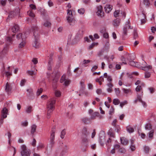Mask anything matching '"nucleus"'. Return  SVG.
Wrapping results in <instances>:
<instances>
[{"label":"nucleus","mask_w":156,"mask_h":156,"mask_svg":"<svg viewBox=\"0 0 156 156\" xmlns=\"http://www.w3.org/2000/svg\"><path fill=\"white\" fill-rule=\"evenodd\" d=\"M34 30V41L33 43V46L35 48H38L40 46L39 42V34L37 30V27H35L33 28Z\"/></svg>","instance_id":"f257e3e1"},{"label":"nucleus","mask_w":156,"mask_h":156,"mask_svg":"<svg viewBox=\"0 0 156 156\" xmlns=\"http://www.w3.org/2000/svg\"><path fill=\"white\" fill-rule=\"evenodd\" d=\"M142 89V88H135V90L137 94V98L134 101V102L136 103L137 101H139L145 107L147 106L146 104L141 99L143 96V90Z\"/></svg>","instance_id":"f03ea898"},{"label":"nucleus","mask_w":156,"mask_h":156,"mask_svg":"<svg viewBox=\"0 0 156 156\" xmlns=\"http://www.w3.org/2000/svg\"><path fill=\"white\" fill-rule=\"evenodd\" d=\"M56 132L55 128L53 127L52 128L50 133V135L49 138V145L51 147L54 146L55 144V135Z\"/></svg>","instance_id":"7ed1b4c3"},{"label":"nucleus","mask_w":156,"mask_h":156,"mask_svg":"<svg viewBox=\"0 0 156 156\" xmlns=\"http://www.w3.org/2000/svg\"><path fill=\"white\" fill-rule=\"evenodd\" d=\"M8 49V46L6 45L5 46L3 50L0 53V62L4 63L8 59V58L5 55Z\"/></svg>","instance_id":"20e7f679"},{"label":"nucleus","mask_w":156,"mask_h":156,"mask_svg":"<svg viewBox=\"0 0 156 156\" xmlns=\"http://www.w3.org/2000/svg\"><path fill=\"white\" fill-rule=\"evenodd\" d=\"M21 154L22 156H30V151L27 148L24 144L22 145L21 146Z\"/></svg>","instance_id":"39448f33"},{"label":"nucleus","mask_w":156,"mask_h":156,"mask_svg":"<svg viewBox=\"0 0 156 156\" xmlns=\"http://www.w3.org/2000/svg\"><path fill=\"white\" fill-rule=\"evenodd\" d=\"M83 31L84 30L82 28L79 30L74 38L73 40V44L77 43V42L82 38Z\"/></svg>","instance_id":"423d86ee"},{"label":"nucleus","mask_w":156,"mask_h":156,"mask_svg":"<svg viewBox=\"0 0 156 156\" xmlns=\"http://www.w3.org/2000/svg\"><path fill=\"white\" fill-rule=\"evenodd\" d=\"M56 100L54 98H51L47 103V110L49 111H53L55 109V103Z\"/></svg>","instance_id":"0eeeda50"},{"label":"nucleus","mask_w":156,"mask_h":156,"mask_svg":"<svg viewBox=\"0 0 156 156\" xmlns=\"http://www.w3.org/2000/svg\"><path fill=\"white\" fill-rule=\"evenodd\" d=\"M133 27L130 26L129 21L128 20L126 23L125 25L124 26L122 31L123 36H126L127 34L128 29H133Z\"/></svg>","instance_id":"6e6552de"},{"label":"nucleus","mask_w":156,"mask_h":156,"mask_svg":"<svg viewBox=\"0 0 156 156\" xmlns=\"http://www.w3.org/2000/svg\"><path fill=\"white\" fill-rule=\"evenodd\" d=\"M61 83H63V84L66 86H68L70 83V80L68 79H66V75H63L61 77L60 80Z\"/></svg>","instance_id":"1a4fd4ad"},{"label":"nucleus","mask_w":156,"mask_h":156,"mask_svg":"<svg viewBox=\"0 0 156 156\" xmlns=\"http://www.w3.org/2000/svg\"><path fill=\"white\" fill-rule=\"evenodd\" d=\"M20 12V9L18 8L15 10L11 12L9 14L8 17L10 18H12L15 16L18 15Z\"/></svg>","instance_id":"9d476101"},{"label":"nucleus","mask_w":156,"mask_h":156,"mask_svg":"<svg viewBox=\"0 0 156 156\" xmlns=\"http://www.w3.org/2000/svg\"><path fill=\"white\" fill-rule=\"evenodd\" d=\"M141 66L142 68V69L145 71H148L152 68L151 66H147V63L144 61H143Z\"/></svg>","instance_id":"9b49d317"},{"label":"nucleus","mask_w":156,"mask_h":156,"mask_svg":"<svg viewBox=\"0 0 156 156\" xmlns=\"http://www.w3.org/2000/svg\"><path fill=\"white\" fill-rule=\"evenodd\" d=\"M102 7L101 5L97 6V11L96 13L98 16L101 17L104 16V12L102 10Z\"/></svg>","instance_id":"f8f14e48"},{"label":"nucleus","mask_w":156,"mask_h":156,"mask_svg":"<svg viewBox=\"0 0 156 156\" xmlns=\"http://www.w3.org/2000/svg\"><path fill=\"white\" fill-rule=\"evenodd\" d=\"M27 37L25 34H24L23 35L21 33L18 34L16 35V38L18 40L22 41L23 40H26Z\"/></svg>","instance_id":"ddd939ff"},{"label":"nucleus","mask_w":156,"mask_h":156,"mask_svg":"<svg viewBox=\"0 0 156 156\" xmlns=\"http://www.w3.org/2000/svg\"><path fill=\"white\" fill-rule=\"evenodd\" d=\"M9 69L10 67H8V71H5V67L4 66H3L2 70V73L3 74H5L6 76H7L8 78H9V76H10L12 74L9 71Z\"/></svg>","instance_id":"4468645a"},{"label":"nucleus","mask_w":156,"mask_h":156,"mask_svg":"<svg viewBox=\"0 0 156 156\" xmlns=\"http://www.w3.org/2000/svg\"><path fill=\"white\" fill-rule=\"evenodd\" d=\"M154 133V130H152L148 133V138H147V141H151L153 139Z\"/></svg>","instance_id":"2eb2a0df"},{"label":"nucleus","mask_w":156,"mask_h":156,"mask_svg":"<svg viewBox=\"0 0 156 156\" xmlns=\"http://www.w3.org/2000/svg\"><path fill=\"white\" fill-rule=\"evenodd\" d=\"M53 75H55V76L53 80V86H55V83L57 82L58 80V79L60 76L59 73H57L56 74V72H53Z\"/></svg>","instance_id":"dca6fc26"},{"label":"nucleus","mask_w":156,"mask_h":156,"mask_svg":"<svg viewBox=\"0 0 156 156\" xmlns=\"http://www.w3.org/2000/svg\"><path fill=\"white\" fill-rule=\"evenodd\" d=\"M8 110L6 108H4L2 111L1 115V119L3 120V119L7 117Z\"/></svg>","instance_id":"f3484780"},{"label":"nucleus","mask_w":156,"mask_h":156,"mask_svg":"<svg viewBox=\"0 0 156 156\" xmlns=\"http://www.w3.org/2000/svg\"><path fill=\"white\" fill-rule=\"evenodd\" d=\"M53 62L52 58L50 57L49 58L48 65V70H51L52 69V67L53 66Z\"/></svg>","instance_id":"a211bd4d"},{"label":"nucleus","mask_w":156,"mask_h":156,"mask_svg":"<svg viewBox=\"0 0 156 156\" xmlns=\"http://www.w3.org/2000/svg\"><path fill=\"white\" fill-rule=\"evenodd\" d=\"M20 28L18 25L16 24H15L12 27L11 30L12 32L13 33H16L18 32Z\"/></svg>","instance_id":"6ab92c4d"},{"label":"nucleus","mask_w":156,"mask_h":156,"mask_svg":"<svg viewBox=\"0 0 156 156\" xmlns=\"http://www.w3.org/2000/svg\"><path fill=\"white\" fill-rule=\"evenodd\" d=\"M135 84L136 85H138L136 88H142V87H144V83L141 82L139 80H137L135 83Z\"/></svg>","instance_id":"aec40b11"},{"label":"nucleus","mask_w":156,"mask_h":156,"mask_svg":"<svg viewBox=\"0 0 156 156\" xmlns=\"http://www.w3.org/2000/svg\"><path fill=\"white\" fill-rule=\"evenodd\" d=\"M105 11L107 13H109L112 9V5H107L105 7Z\"/></svg>","instance_id":"412c9836"},{"label":"nucleus","mask_w":156,"mask_h":156,"mask_svg":"<svg viewBox=\"0 0 156 156\" xmlns=\"http://www.w3.org/2000/svg\"><path fill=\"white\" fill-rule=\"evenodd\" d=\"M120 141L121 144L124 145H126L128 143V140L124 137L120 138Z\"/></svg>","instance_id":"4be33fe9"},{"label":"nucleus","mask_w":156,"mask_h":156,"mask_svg":"<svg viewBox=\"0 0 156 156\" xmlns=\"http://www.w3.org/2000/svg\"><path fill=\"white\" fill-rule=\"evenodd\" d=\"M99 115V113L95 112L90 115L91 117L90 119L92 120L94 119H96V117L98 116Z\"/></svg>","instance_id":"5701e85b"},{"label":"nucleus","mask_w":156,"mask_h":156,"mask_svg":"<svg viewBox=\"0 0 156 156\" xmlns=\"http://www.w3.org/2000/svg\"><path fill=\"white\" fill-rule=\"evenodd\" d=\"M122 76H124L125 78L131 79L133 77L132 74L129 73H123L122 74Z\"/></svg>","instance_id":"b1692460"},{"label":"nucleus","mask_w":156,"mask_h":156,"mask_svg":"<svg viewBox=\"0 0 156 156\" xmlns=\"http://www.w3.org/2000/svg\"><path fill=\"white\" fill-rule=\"evenodd\" d=\"M66 20L69 23L72 22L74 20L73 15L67 16L66 17Z\"/></svg>","instance_id":"393cba45"},{"label":"nucleus","mask_w":156,"mask_h":156,"mask_svg":"<svg viewBox=\"0 0 156 156\" xmlns=\"http://www.w3.org/2000/svg\"><path fill=\"white\" fill-rule=\"evenodd\" d=\"M120 20L119 19L117 18L114 20L113 23V25L115 27H117L118 26L120 23Z\"/></svg>","instance_id":"a878e982"},{"label":"nucleus","mask_w":156,"mask_h":156,"mask_svg":"<svg viewBox=\"0 0 156 156\" xmlns=\"http://www.w3.org/2000/svg\"><path fill=\"white\" fill-rule=\"evenodd\" d=\"M145 129L147 130H151L152 128V125L150 123H147L145 126Z\"/></svg>","instance_id":"bb28decb"},{"label":"nucleus","mask_w":156,"mask_h":156,"mask_svg":"<svg viewBox=\"0 0 156 156\" xmlns=\"http://www.w3.org/2000/svg\"><path fill=\"white\" fill-rule=\"evenodd\" d=\"M37 71V69H34V70H30L28 71V73L30 75L33 76L35 75Z\"/></svg>","instance_id":"cd10ccee"},{"label":"nucleus","mask_w":156,"mask_h":156,"mask_svg":"<svg viewBox=\"0 0 156 156\" xmlns=\"http://www.w3.org/2000/svg\"><path fill=\"white\" fill-rule=\"evenodd\" d=\"M90 119L88 118H84L82 119V121L84 123L87 124L90 122Z\"/></svg>","instance_id":"c85d7f7f"},{"label":"nucleus","mask_w":156,"mask_h":156,"mask_svg":"<svg viewBox=\"0 0 156 156\" xmlns=\"http://www.w3.org/2000/svg\"><path fill=\"white\" fill-rule=\"evenodd\" d=\"M126 129L127 131L129 133H133L134 131V129L130 126H127Z\"/></svg>","instance_id":"c756f323"},{"label":"nucleus","mask_w":156,"mask_h":156,"mask_svg":"<svg viewBox=\"0 0 156 156\" xmlns=\"http://www.w3.org/2000/svg\"><path fill=\"white\" fill-rule=\"evenodd\" d=\"M108 135L110 136V137H114L115 134L113 132V129H110L108 133Z\"/></svg>","instance_id":"7c9ffc66"},{"label":"nucleus","mask_w":156,"mask_h":156,"mask_svg":"<svg viewBox=\"0 0 156 156\" xmlns=\"http://www.w3.org/2000/svg\"><path fill=\"white\" fill-rule=\"evenodd\" d=\"M120 102V100L118 98H115L113 100V103L115 105H118Z\"/></svg>","instance_id":"2f4dec72"},{"label":"nucleus","mask_w":156,"mask_h":156,"mask_svg":"<svg viewBox=\"0 0 156 156\" xmlns=\"http://www.w3.org/2000/svg\"><path fill=\"white\" fill-rule=\"evenodd\" d=\"M37 128V126L35 125H33L31 126V134H33L36 131Z\"/></svg>","instance_id":"473e14b6"},{"label":"nucleus","mask_w":156,"mask_h":156,"mask_svg":"<svg viewBox=\"0 0 156 156\" xmlns=\"http://www.w3.org/2000/svg\"><path fill=\"white\" fill-rule=\"evenodd\" d=\"M32 107L31 106H29L27 107L25 109L26 112L28 113H31L32 111Z\"/></svg>","instance_id":"72a5a7b5"},{"label":"nucleus","mask_w":156,"mask_h":156,"mask_svg":"<svg viewBox=\"0 0 156 156\" xmlns=\"http://www.w3.org/2000/svg\"><path fill=\"white\" fill-rule=\"evenodd\" d=\"M83 133L86 136H87L89 134V133L87 131V129L86 127H84L83 128Z\"/></svg>","instance_id":"f704fd0d"},{"label":"nucleus","mask_w":156,"mask_h":156,"mask_svg":"<svg viewBox=\"0 0 156 156\" xmlns=\"http://www.w3.org/2000/svg\"><path fill=\"white\" fill-rule=\"evenodd\" d=\"M19 44V48H22L25 45L26 43L25 40H23Z\"/></svg>","instance_id":"c9c22d12"},{"label":"nucleus","mask_w":156,"mask_h":156,"mask_svg":"<svg viewBox=\"0 0 156 156\" xmlns=\"http://www.w3.org/2000/svg\"><path fill=\"white\" fill-rule=\"evenodd\" d=\"M27 14L32 17H34L35 15L31 10H29L27 12Z\"/></svg>","instance_id":"e433bc0d"},{"label":"nucleus","mask_w":156,"mask_h":156,"mask_svg":"<svg viewBox=\"0 0 156 156\" xmlns=\"http://www.w3.org/2000/svg\"><path fill=\"white\" fill-rule=\"evenodd\" d=\"M85 12V10L83 8H81L78 10V12L81 15L84 14Z\"/></svg>","instance_id":"4c0bfd02"},{"label":"nucleus","mask_w":156,"mask_h":156,"mask_svg":"<svg viewBox=\"0 0 156 156\" xmlns=\"http://www.w3.org/2000/svg\"><path fill=\"white\" fill-rule=\"evenodd\" d=\"M43 25L45 27H51V24L50 22L46 21L44 23Z\"/></svg>","instance_id":"58836bf2"},{"label":"nucleus","mask_w":156,"mask_h":156,"mask_svg":"<svg viewBox=\"0 0 156 156\" xmlns=\"http://www.w3.org/2000/svg\"><path fill=\"white\" fill-rule=\"evenodd\" d=\"M122 90L124 93L126 94L131 93V90L129 89H127V88H123Z\"/></svg>","instance_id":"ea45409f"},{"label":"nucleus","mask_w":156,"mask_h":156,"mask_svg":"<svg viewBox=\"0 0 156 156\" xmlns=\"http://www.w3.org/2000/svg\"><path fill=\"white\" fill-rule=\"evenodd\" d=\"M144 152L146 153H148L150 149V147L148 146H145L144 148Z\"/></svg>","instance_id":"a19ab883"},{"label":"nucleus","mask_w":156,"mask_h":156,"mask_svg":"<svg viewBox=\"0 0 156 156\" xmlns=\"http://www.w3.org/2000/svg\"><path fill=\"white\" fill-rule=\"evenodd\" d=\"M137 62H135L132 61H130L129 62V65L133 66H137Z\"/></svg>","instance_id":"79ce46f5"},{"label":"nucleus","mask_w":156,"mask_h":156,"mask_svg":"<svg viewBox=\"0 0 156 156\" xmlns=\"http://www.w3.org/2000/svg\"><path fill=\"white\" fill-rule=\"evenodd\" d=\"M66 133V131L65 129H63L60 135V137L62 139H63L64 138Z\"/></svg>","instance_id":"37998d69"},{"label":"nucleus","mask_w":156,"mask_h":156,"mask_svg":"<svg viewBox=\"0 0 156 156\" xmlns=\"http://www.w3.org/2000/svg\"><path fill=\"white\" fill-rule=\"evenodd\" d=\"M115 109L113 107L111 106V108L109 112V114L111 115H112L114 112Z\"/></svg>","instance_id":"c03bdc74"},{"label":"nucleus","mask_w":156,"mask_h":156,"mask_svg":"<svg viewBox=\"0 0 156 156\" xmlns=\"http://www.w3.org/2000/svg\"><path fill=\"white\" fill-rule=\"evenodd\" d=\"M79 96H80L81 94H85L86 95L87 94V93L86 92H84L83 88H81L79 91Z\"/></svg>","instance_id":"a18cd8bd"},{"label":"nucleus","mask_w":156,"mask_h":156,"mask_svg":"<svg viewBox=\"0 0 156 156\" xmlns=\"http://www.w3.org/2000/svg\"><path fill=\"white\" fill-rule=\"evenodd\" d=\"M97 44L98 43H93L88 47V49L89 50L91 49L95 45H97Z\"/></svg>","instance_id":"49530a36"},{"label":"nucleus","mask_w":156,"mask_h":156,"mask_svg":"<svg viewBox=\"0 0 156 156\" xmlns=\"http://www.w3.org/2000/svg\"><path fill=\"white\" fill-rule=\"evenodd\" d=\"M84 81L83 80H81L80 82V87L81 88H84L85 87V85L84 83Z\"/></svg>","instance_id":"de8ad7c7"},{"label":"nucleus","mask_w":156,"mask_h":156,"mask_svg":"<svg viewBox=\"0 0 156 156\" xmlns=\"http://www.w3.org/2000/svg\"><path fill=\"white\" fill-rule=\"evenodd\" d=\"M127 104V101H125L123 102H120V107L122 108L125 105Z\"/></svg>","instance_id":"09e8293b"},{"label":"nucleus","mask_w":156,"mask_h":156,"mask_svg":"<svg viewBox=\"0 0 156 156\" xmlns=\"http://www.w3.org/2000/svg\"><path fill=\"white\" fill-rule=\"evenodd\" d=\"M126 151V150L124 148L122 147L120 148L119 150V152L123 154L125 153Z\"/></svg>","instance_id":"8fccbe9b"},{"label":"nucleus","mask_w":156,"mask_h":156,"mask_svg":"<svg viewBox=\"0 0 156 156\" xmlns=\"http://www.w3.org/2000/svg\"><path fill=\"white\" fill-rule=\"evenodd\" d=\"M138 35L136 31V30L134 29L133 31V38L136 39L138 37Z\"/></svg>","instance_id":"3c124183"},{"label":"nucleus","mask_w":156,"mask_h":156,"mask_svg":"<svg viewBox=\"0 0 156 156\" xmlns=\"http://www.w3.org/2000/svg\"><path fill=\"white\" fill-rule=\"evenodd\" d=\"M55 95L56 97H60L61 95V92L58 90H55Z\"/></svg>","instance_id":"603ef678"},{"label":"nucleus","mask_w":156,"mask_h":156,"mask_svg":"<svg viewBox=\"0 0 156 156\" xmlns=\"http://www.w3.org/2000/svg\"><path fill=\"white\" fill-rule=\"evenodd\" d=\"M96 93L98 94H105V93L102 92V91L101 89H98L96 90Z\"/></svg>","instance_id":"864d4df0"},{"label":"nucleus","mask_w":156,"mask_h":156,"mask_svg":"<svg viewBox=\"0 0 156 156\" xmlns=\"http://www.w3.org/2000/svg\"><path fill=\"white\" fill-rule=\"evenodd\" d=\"M53 111H49L48 110H47V117L48 119H49Z\"/></svg>","instance_id":"5fc2aeb1"},{"label":"nucleus","mask_w":156,"mask_h":156,"mask_svg":"<svg viewBox=\"0 0 156 156\" xmlns=\"http://www.w3.org/2000/svg\"><path fill=\"white\" fill-rule=\"evenodd\" d=\"M53 111H49L48 110H47V117L48 119H49Z\"/></svg>","instance_id":"6e6d98bb"},{"label":"nucleus","mask_w":156,"mask_h":156,"mask_svg":"<svg viewBox=\"0 0 156 156\" xmlns=\"http://www.w3.org/2000/svg\"><path fill=\"white\" fill-rule=\"evenodd\" d=\"M120 11L119 10H116L114 12V16L115 17H117L119 16V15L120 13Z\"/></svg>","instance_id":"4d7b16f0"},{"label":"nucleus","mask_w":156,"mask_h":156,"mask_svg":"<svg viewBox=\"0 0 156 156\" xmlns=\"http://www.w3.org/2000/svg\"><path fill=\"white\" fill-rule=\"evenodd\" d=\"M117 122V120L115 119L114 120L112 123V125L114 126V127H116L118 125L116 124V123Z\"/></svg>","instance_id":"13d9d810"},{"label":"nucleus","mask_w":156,"mask_h":156,"mask_svg":"<svg viewBox=\"0 0 156 156\" xmlns=\"http://www.w3.org/2000/svg\"><path fill=\"white\" fill-rule=\"evenodd\" d=\"M42 88H39L37 92V95L39 96L40 94L42 92Z\"/></svg>","instance_id":"bf43d9fd"},{"label":"nucleus","mask_w":156,"mask_h":156,"mask_svg":"<svg viewBox=\"0 0 156 156\" xmlns=\"http://www.w3.org/2000/svg\"><path fill=\"white\" fill-rule=\"evenodd\" d=\"M115 90L116 95L117 96L119 95L120 92V91L119 89V88H115Z\"/></svg>","instance_id":"052dcab7"},{"label":"nucleus","mask_w":156,"mask_h":156,"mask_svg":"<svg viewBox=\"0 0 156 156\" xmlns=\"http://www.w3.org/2000/svg\"><path fill=\"white\" fill-rule=\"evenodd\" d=\"M144 3L145 5L149 6L150 3L149 0H144Z\"/></svg>","instance_id":"680f3d73"},{"label":"nucleus","mask_w":156,"mask_h":156,"mask_svg":"<svg viewBox=\"0 0 156 156\" xmlns=\"http://www.w3.org/2000/svg\"><path fill=\"white\" fill-rule=\"evenodd\" d=\"M6 0H1L0 1L1 4L2 6H5L6 3Z\"/></svg>","instance_id":"e2e57ef3"},{"label":"nucleus","mask_w":156,"mask_h":156,"mask_svg":"<svg viewBox=\"0 0 156 156\" xmlns=\"http://www.w3.org/2000/svg\"><path fill=\"white\" fill-rule=\"evenodd\" d=\"M103 37L105 38H108L109 37L108 34L105 32L103 34Z\"/></svg>","instance_id":"0e129e2a"},{"label":"nucleus","mask_w":156,"mask_h":156,"mask_svg":"<svg viewBox=\"0 0 156 156\" xmlns=\"http://www.w3.org/2000/svg\"><path fill=\"white\" fill-rule=\"evenodd\" d=\"M12 40V37H7L6 39V41L9 43H11Z\"/></svg>","instance_id":"69168bd1"},{"label":"nucleus","mask_w":156,"mask_h":156,"mask_svg":"<svg viewBox=\"0 0 156 156\" xmlns=\"http://www.w3.org/2000/svg\"><path fill=\"white\" fill-rule=\"evenodd\" d=\"M26 82V80H25L24 79H22L21 80L20 83V85L21 86H23L24 85L25 82Z\"/></svg>","instance_id":"338daca9"},{"label":"nucleus","mask_w":156,"mask_h":156,"mask_svg":"<svg viewBox=\"0 0 156 156\" xmlns=\"http://www.w3.org/2000/svg\"><path fill=\"white\" fill-rule=\"evenodd\" d=\"M151 75V74L149 72H147L145 73V77L146 78H149Z\"/></svg>","instance_id":"774afa93"}]
</instances>
